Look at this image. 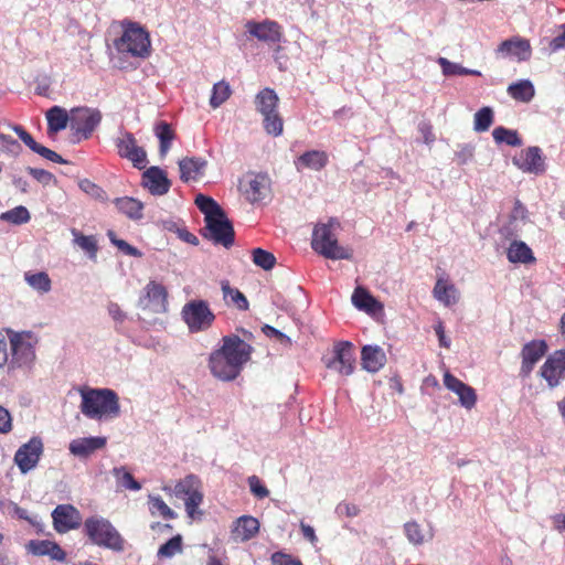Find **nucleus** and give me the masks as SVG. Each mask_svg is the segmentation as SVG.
<instances>
[{
  "label": "nucleus",
  "mask_w": 565,
  "mask_h": 565,
  "mask_svg": "<svg viewBox=\"0 0 565 565\" xmlns=\"http://www.w3.org/2000/svg\"><path fill=\"white\" fill-rule=\"evenodd\" d=\"M279 98L274 89L264 88L255 98L256 109L263 115V125L267 134L278 137L282 134L284 121L277 111Z\"/></svg>",
  "instance_id": "obj_6"
},
{
  "label": "nucleus",
  "mask_w": 565,
  "mask_h": 565,
  "mask_svg": "<svg viewBox=\"0 0 565 565\" xmlns=\"http://www.w3.org/2000/svg\"><path fill=\"white\" fill-rule=\"evenodd\" d=\"M404 532L413 545H422L425 542V535L422 532V529L416 522H407L404 525Z\"/></svg>",
  "instance_id": "obj_49"
},
{
  "label": "nucleus",
  "mask_w": 565,
  "mask_h": 565,
  "mask_svg": "<svg viewBox=\"0 0 565 565\" xmlns=\"http://www.w3.org/2000/svg\"><path fill=\"white\" fill-rule=\"evenodd\" d=\"M78 186L83 192L94 199L103 200L105 198V191L88 179L79 180Z\"/></svg>",
  "instance_id": "obj_52"
},
{
  "label": "nucleus",
  "mask_w": 565,
  "mask_h": 565,
  "mask_svg": "<svg viewBox=\"0 0 565 565\" xmlns=\"http://www.w3.org/2000/svg\"><path fill=\"white\" fill-rule=\"evenodd\" d=\"M498 53L505 57H515L518 61H526L531 56V45L527 40L513 38L503 41L498 47Z\"/></svg>",
  "instance_id": "obj_25"
},
{
  "label": "nucleus",
  "mask_w": 565,
  "mask_h": 565,
  "mask_svg": "<svg viewBox=\"0 0 565 565\" xmlns=\"http://www.w3.org/2000/svg\"><path fill=\"white\" fill-rule=\"evenodd\" d=\"M546 351L547 344L544 340H533L524 344L521 351L522 364L520 376L527 377Z\"/></svg>",
  "instance_id": "obj_20"
},
{
  "label": "nucleus",
  "mask_w": 565,
  "mask_h": 565,
  "mask_svg": "<svg viewBox=\"0 0 565 565\" xmlns=\"http://www.w3.org/2000/svg\"><path fill=\"white\" fill-rule=\"evenodd\" d=\"M259 531V522L250 515L239 516L233 526V535L241 542L253 539Z\"/></svg>",
  "instance_id": "obj_28"
},
{
  "label": "nucleus",
  "mask_w": 565,
  "mask_h": 565,
  "mask_svg": "<svg viewBox=\"0 0 565 565\" xmlns=\"http://www.w3.org/2000/svg\"><path fill=\"white\" fill-rule=\"evenodd\" d=\"M24 278L29 286L32 287L34 290L39 291L40 294H46L52 288V281L49 275L44 271H39L34 274L25 273Z\"/></svg>",
  "instance_id": "obj_39"
},
{
  "label": "nucleus",
  "mask_w": 565,
  "mask_h": 565,
  "mask_svg": "<svg viewBox=\"0 0 565 565\" xmlns=\"http://www.w3.org/2000/svg\"><path fill=\"white\" fill-rule=\"evenodd\" d=\"M102 113L97 108L86 106L71 109L70 127L77 141L88 139L102 121Z\"/></svg>",
  "instance_id": "obj_9"
},
{
  "label": "nucleus",
  "mask_w": 565,
  "mask_h": 565,
  "mask_svg": "<svg viewBox=\"0 0 565 565\" xmlns=\"http://www.w3.org/2000/svg\"><path fill=\"white\" fill-rule=\"evenodd\" d=\"M250 492L258 499L269 495V490L262 483L257 476H250L247 479Z\"/></svg>",
  "instance_id": "obj_53"
},
{
  "label": "nucleus",
  "mask_w": 565,
  "mask_h": 565,
  "mask_svg": "<svg viewBox=\"0 0 565 565\" xmlns=\"http://www.w3.org/2000/svg\"><path fill=\"white\" fill-rule=\"evenodd\" d=\"M246 31L258 41L267 44H276L281 41V26L273 20L256 22L248 20L245 23Z\"/></svg>",
  "instance_id": "obj_18"
},
{
  "label": "nucleus",
  "mask_w": 565,
  "mask_h": 565,
  "mask_svg": "<svg viewBox=\"0 0 565 565\" xmlns=\"http://www.w3.org/2000/svg\"><path fill=\"white\" fill-rule=\"evenodd\" d=\"M138 306L143 310H150L154 313L166 312L168 310V291L166 287L154 280H150L143 288Z\"/></svg>",
  "instance_id": "obj_12"
},
{
  "label": "nucleus",
  "mask_w": 565,
  "mask_h": 565,
  "mask_svg": "<svg viewBox=\"0 0 565 565\" xmlns=\"http://www.w3.org/2000/svg\"><path fill=\"white\" fill-rule=\"evenodd\" d=\"M253 348L238 335H225L222 345L214 350L209 358L212 375L221 381L235 380L242 372L252 354Z\"/></svg>",
  "instance_id": "obj_1"
},
{
  "label": "nucleus",
  "mask_w": 565,
  "mask_h": 565,
  "mask_svg": "<svg viewBox=\"0 0 565 565\" xmlns=\"http://www.w3.org/2000/svg\"><path fill=\"white\" fill-rule=\"evenodd\" d=\"M84 532L93 544L116 552L124 550V539L115 526L105 518L94 515L85 520Z\"/></svg>",
  "instance_id": "obj_5"
},
{
  "label": "nucleus",
  "mask_w": 565,
  "mask_h": 565,
  "mask_svg": "<svg viewBox=\"0 0 565 565\" xmlns=\"http://www.w3.org/2000/svg\"><path fill=\"white\" fill-rule=\"evenodd\" d=\"M181 552H182V537H181V535H175L160 546V548L158 550V556L164 557V558H170Z\"/></svg>",
  "instance_id": "obj_48"
},
{
  "label": "nucleus",
  "mask_w": 565,
  "mask_h": 565,
  "mask_svg": "<svg viewBox=\"0 0 565 565\" xmlns=\"http://www.w3.org/2000/svg\"><path fill=\"white\" fill-rule=\"evenodd\" d=\"M111 473L116 478L117 483L122 488L132 491H139L141 489V484L132 477L130 472L126 470L125 467H115Z\"/></svg>",
  "instance_id": "obj_43"
},
{
  "label": "nucleus",
  "mask_w": 565,
  "mask_h": 565,
  "mask_svg": "<svg viewBox=\"0 0 565 565\" xmlns=\"http://www.w3.org/2000/svg\"><path fill=\"white\" fill-rule=\"evenodd\" d=\"M507 90L513 99L522 103L531 102L535 95L534 86L529 79H520L512 83Z\"/></svg>",
  "instance_id": "obj_34"
},
{
  "label": "nucleus",
  "mask_w": 565,
  "mask_h": 565,
  "mask_svg": "<svg viewBox=\"0 0 565 565\" xmlns=\"http://www.w3.org/2000/svg\"><path fill=\"white\" fill-rule=\"evenodd\" d=\"M271 563L273 565H302L299 559L281 552H276L271 555Z\"/></svg>",
  "instance_id": "obj_56"
},
{
  "label": "nucleus",
  "mask_w": 565,
  "mask_h": 565,
  "mask_svg": "<svg viewBox=\"0 0 565 565\" xmlns=\"http://www.w3.org/2000/svg\"><path fill=\"white\" fill-rule=\"evenodd\" d=\"M118 153L121 158L130 160L134 167L143 169L147 164V153L143 148L137 145L134 135L129 131H121L115 140Z\"/></svg>",
  "instance_id": "obj_15"
},
{
  "label": "nucleus",
  "mask_w": 565,
  "mask_h": 565,
  "mask_svg": "<svg viewBox=\"0 0 565 565\" xmlns=\"http://www.w3.org/2000/svg\"><path fill=\"white\" fill-rule=\"evenodd\" d=\"M11 347L10 365L19 369H31L35 362V345L38 339L32 332H9Z\"/></svg>",
  "instance_id": "obj_7"
},
{
  "label": "nucleus",
  "mask_w": 565,
  "mask_h": 565,
  "mask_svg": "<svg viewBox=\"0 0 565 565\" xmlns=\"http://www.w3.org/2000/svg\"><path fill=\"white\" fill-rule=\"evenodd\" d=\"M444 385L451 392L458 395L460 405L467 409H471L477 402L475 390L450 374L449 372L444 375Z\"/></svg>",
  "instance_id": "obj_23"
},
{
  "label": "nucleus",
  "mask_w": 565,
  "mask_h": 565,
  "mask_svg": "<svg viewBox=\"0 0 565 565\" xmlns=\"http://www.w3.org/2000/svg\"><path fill=\"white\" fill-rule=\"evenodd\" d=\"M34 152L40 154L41 157L45 158L46 160H50L55 163H65L66 162L58 153H56L55 151H53L42 145H39V147L36 148V150Z\"/></svg>",
  "instance_id": "obj_57"
},
{
  "label": "nucleus",
  "mask_w": 565,
  "mask_h": 565,
  "mask_svg": "<svg viewBox=\"0 0 565 565\" xmlns=\"http://www.w3.org/2000/svg\"><path fill=\"white\" fill-rule=\"evenodd\" d=\"M73 244L81 248L89 259L96 260L98 253V243L95 236L84 235L77 228H72Z\"/></svg>",
  "instance_id": "obj_33"
},
{
  "label": "nucleus",
  "mask_w": 565,
  "mask_h": 565,
  "mask_svg": "<svg viewBox=\"0 0 565 565\" xmlns=\"http://www.w3.org/2000/svg\"><path fill=\"white\" fill-rule=\"evenodd\" d=\"M204 236L215 244L231 247L234 243V228L225 213H221L205 221Z\"/></svg>",
  "instance_id": "obj_11"
},
{
  "label": "nucleus",
  "mask_w": 565,
  "mask_h": 565,
  "mask_svg": "<svg viewBox=\"0 0 565 565\" xmlns=\"http://www.w3.org/2000/svg\"><path fill=\"white\" fill-rule=\"evenodd\" d=\"M456 161L459 166L467 164L473 157V148L465 145L455 153Z\"/></svg>",
  "instance_id": "obj_58"
},
{
  "label": "nucleus",
  "mask_w": 565,
  "mask_h": 565,
  "mask_svg": "<svg viewBox=\"0 0 565 565\" xmlns=\"http://www.w3.org/2000/svg\"><path fill=\"white\" fill-rule=\"evenodd\" d=\"M270 191V180L265 173L254 174L245 188L246 199L252 202H259L266 199Z\"/></svg>",
  "instance_id": "obj_24"
},
{
  "label": "nucleus",
  "mask_w": 565,
  "mask_h": 565,
  "mask_svg": "<svg viewBox=\"0 0 565 565\" xmlns=\"http://www.w3.org/2000/svg\"><path fill=\"white\" fill-rule=\"evenodd\" d=\"M231 96V87L230 85L221 81L214 84L212 89V95L210 98V105L212 108L220 107L223 103H225Z\"/></svg>",
  "instance_id": "obj_46"
},
{
  "label": "nucleus",
  "mask_w": 565,
  "mask_h": 565,
  "mask_svg": "<svg viewBox=\"0 0 565 565\" xmlns=\"http://www.w3.org/2000/svg\"><path fill=\"white\" fill-rule=\"evenodd\" d=\"M437 63L440 65L445 76L465 75V67L462 65L450 62L446 57H439Z\"/></svg>",
  "instance_id": "obj_51"
},
{
  "label": "nucleus",
  "mask_w": 565,
  "mask_h": 565,
  "mask_svg": "<svg viewBox=\"0 0 565 565\" xmlns=\"http://www.w3.org/2000/svg\"><path fill=\"white\" fill-rule=\"evenodd\" d=\"M107 311L115 322L122 323L127 318L126 312H124L119 305L116 302H109L107 306Z\"/></svg>",
  "instance_id": "obj_59"
},
{
  "label": "nucleus",
  "mask_w": 565,
  "mask_h": 565,
  "mask_svg": "<svg viewBox=\"0 0 565 565\" xmlns=\"http://www.w3.org/2000/svg\"><path fill=\"white\" fill-rule=\"evenodd\" d=\"M352 303L365 312H374L380 303L362 287H356L352 294Z\"/></svg>",
  "instance_id": "obj_35"
},
{
  "label": "nucleus",
  "mask_w": 565,
  "mask_h": 565,
  "mask_svg": "<svg viewBox=\"0 0 565 565\" xmlns=\"http://www.w3.org/2000/svg\"><path fill=\"white\" fill-rule=\"evenodd\" d=\"M154 134L160 141L159 153L161 157H166L171 148L172 140L174 139V132L169 124L160 121L156 125Z\"/></svg>",
  "instance_id": "obj_37"
},
{
  "label": "nucleus",
  "mask_w": 565,
  "mask_h": 565,
  "mask_svg": "<svg viewBox=\"0 0 565 565\" xmlns=\"http://www.w3.org/2000/svg\"><path fill=\"white\" fill-rule=\"evenodd\" d=\"M0 151L12 156H18L21 151V145L11 136L0 132Z\"/></svg>",
  "instance_id": "obj_50"
},
{
  "label": "nucleus",
  "mask_w": 565,
  "mask_h": 565,
  "mask_svg": "<svg viewBox=\"0 0 565 565\" xmlns=\"http://www.w3.org/2000/svg\"><path fill=\"white\" fill-rule=\"evenodd\" d=\"M512 162L525 173L540 175L546 171L545 158L542 149L537 146L523 149L519 156H515L512 159Z\"/></svg>",
  "instance_id": "obj_16"
},
{
  "label": "nucleus",
  "mask_w": 565,
  "mask_h": 565,
  "mask_svg": "<svg viewBox=\"0 0 565 565\" xmlns=\"http://www.w3.org/2000/svg\"><path fill=\"white\" fill-rule=\"evenodd\" d=\"M198 209L204 214V221H207L221 213H224L218 203L210 196L198 194L195 198Z\"/></svg>",
  "instance_id": "obj_38"
},
{
  "label": "nucleus",
  "mask_w": 565,
  "mask_h": 565,
  "mask_svg": "<svg viewBox=\"0 0 565 565\" xmlns=\"http://www.w3.org/2000/svg\"><path fill=\"white\" fill-rule=\"evenodd\" d=\"M508 259L511 263H530L534 260L531 248L524 242H513L507 252Z\"/></svg>",
  "instance_id": "obj_36"
},
{
  "label": "nucleus",
  "mask_w": 565,
  "mask_h": 565,
  "mask_svg": "<svg viewBox=\"0 0 565 565\" xmlns=\"http://www.w3.org/2000/svg\"><path fill=\"white\" fill-rule=\"evenodd\" d=\"M42 454V439L40 437H32L15 451L14 463L22 473H28L38 466Z\"/></svg>",
  "instance_id": "obj_14"
},
{
  "label": "nucleus",
  "mask_w": 565,
  "mask_h": 565,
  "mask_svg": "<svg viewBox=\"0 0 565 565\" xmlns=\"http://www.w3.org/2000/svg\"><path fill=\"white\" fill-rule=\"evenodd\" d=\"M335 226H339V223L334 220H330L326 224H317L312 232L311 247L328 259H351L352 249L339 245L333 232Z\"/></svg>",
  "instance_id": "obj_3"
},
{
  "label": "nucleus",
  "mask_w": 565,
  "mask_h": 565,
  "mask_svg": "<svg viewBox=\"0 0 565 565\" xmlns=\"http://www.w3.org/2000/svg\"><path fill=\"white\" fill-rule=\"evenodd\" d=\"M49 540H31L26 544V550L29 553L36 555V556H46L49 546H50Z\"/></svg>",
  "instance_id": "obj_54"
},
{
  "label": "nucleus",
  "mask_w": 565,
  "mask_h": 565,
  "mask_svg": "<svg viewBox=\"0 0 565 565\" xmlns=\"http://www.w3.org/2000/svg\"><path fill=\"white\" fill-rule=\"evenodd\" d=\"M106 444L107 438L104 436L82 437L73 439L68 445V450L74 457L83 460L105 448Z\"/></svg>",
  "instance_id": "obj_21"
},
{
  "label": "nucleus",
  "mask_w": 565,
  "mask_h": 565,
  "mask_svg": "<svg viewBox=\"0 0 565 565\" xmlns=\"http://www.w3.org/2000/svg\"><path fill=\"white\" fill-rule=\"evenodd\" d=\"M54 529L58 533H66L79 527L82 515L72 504H60L52 512Z\"/></svg>",
  "instance_id": "obj_19"
},
{
  "label": "nucleus",
  "mask_w": 565,
  "mask_h": 565,
  "mask_svg": "<svg viewBox=\"0 0 565 565\" xmlns=\"http://www.w3.org/2000/svg\"><path fill=\"white\" fill-rule=\"evenodd\" d=\"M45 116L47 120V134L54 135L67 127L71 113L68 114L66 109L61 106H53L46 111Z\"/></svg>",
  "instance_id": "obj_30"
},
{
  "label": "nucleus",
  "mask_w": 565,
  "mask_h": 565,
  "mask_svg": "<svg viewBox=\"0 0 565 565\" xmlns=\"http://www.w3.org/2000/svg\"><path fill=\"white\" fill-rule=\"evenodd\" d=\"M149 511L152 515H160L166 520L177 518L175 512L169 508L159 495H149Z\"/></svg>",
  "instance_id": "obj_42"
},
{
  "label": "nucleus",
  "mask_w": 565,
  "mask_h": 565,
  "mask_svg": "<svg viewBox=\"0 0 565 565\" xmlns=\"http://www.w3.org/2000/svg\"><path fill=\"white\" fill-rule=\"evenodd\" d=\"M9 361L7 334L0 330V367Z\"/></svg>",
  "instance_id": "obj_63"
},
{
  "label": "nucleus",
  "mask_w": 565,
  "mask_h": 565,
  "mask_svg": "<svg viewBox=\"0 0 565 565\" xmlns=\"http://www.w3.org/2000/svg\"><path fill=\"white\" fill-rule=\"evenodd\" d=\"M362 366L371 373L377 372L386 362V355L379 345H365L361 351Z\"/></svg>",
  "instance_id": "obj_27"
},
{
  "label": "nucleus",
  "mask_w": 565,
  "mask_h": 565,
  "mask_svg": "<svg viewBox=\"0 0 565 565\" xmlns=\"http://www.w3.org/2000/svg\"><path fill=\"white\" fill-rule=\"evenodd\" d=\"M328 163V154L320 150L306 151L295 160V167L298 171L302 169H311L315 171L322 170Z\"/></svg>",
  "instance_id": "obj_29"
},
{
  "label": "nucleus",
  "mask_w": 565,
  "mask_h": 565,
  "mask_svg": "<svg viewBox=\"0 0 565 565\" xmlns=\"http://www.w3.org/2000/svg\"><path fill=\"white\" fill-rule=\"evenodd\" d=\"M12 428V418L10 413L2 406H0V433L7 434Z\"/></svg>",
  "instance_id": "obj_61"
},
{
  "label": "nucleus",
  "mask_w": 565,
  "mask_h": 565,
  "mask_svg": "<svg viewBox=\"0 0 565 565\" xmlns=\"http://www.w3.org/2000/svg\"><path fill=\"white\" fill-rule=\"evenodd\" d=\"M434 297L446 307L458 302L459 291L454 284H449L443 278L436 281L433 290Z\"/></svg>",
  "instance_id": "obj_31"
},
{
  "label": "nucleus",
  "mask_w": 565,
  "mask_h": 565,
  "mask_svg": "<svg viewBox=\"0 0 565 565\" xmlns=\"http://www.w3.org/2000/svg\"><path fill=\"white\" fill-rule=\"evenodd\" d=\"M114 203H115L116 207L118 209V211L120 213H122L124 215H126L130 220L139 221L143 216V214H142L143 204L135 198H131V196L117 198Z\"/></svg>",
  "instance_id": "obj_32"
},
{
  "label": "nucleus",
  "mask_w": 565,
  "mask_h": 565,
  "mask_svg": "<svg viewBox=\"0 0 565 565\" xmlns=\"http://www.w3.org/2000/svg\"><path fill=\"white\" fill-rule=\"evenodd\" d=\"M550 47L552 51L565 49V23L562 25V31L551 41Z\"/></svg>",
  "instance_id": "obj_64"
},
{
  "label": "nucleus",
  "mask_w": 565,
  "mask_h": 565,
  "mask_svg": "<svg viewBox=\"0 0 565 565\" xmlns=\"http://www.w3.org/2000/svg\"><path fill=\"white\" fill-rule=\"evenodd\" d=\"M222 291L224 299L234 303L239 310L248 309V301L246 297L235 288H232L228 281L222 282Z\"/></svg>",
  "instance_id": "obj_44"
},
{
  "label": "nucleus",
  "mask_w": 565,
  "mask_h": 565,
  "mask_svg": "<svg viewBox=\"0 0 565 565\" xmlns=\"http://www.w3.org/2000/svg\"><path fill=\"white\" fill-rule=\"evenodd\" d=\"M493 116L491 107H482L475 114L473 129L478 132L487 131L493 122Z\"/></svg>",
  "instance_id": "obj_45"
},
{
  "label": "nucleus",
  "mask_w": 565,
  "mask_h": 565,
  "mask_svg": "<svg viewBox=\"0 0 565 565\" xmlns=\"http://www.w3.org/2000/svg\"><path fill=\"white\" fill-rule=\"evenodd\" d=\"M492 137L497 143H507L512 147L522 146V139L519 137L518 131L502 126L493 129Z\"/></svg>",
  "instance_id": "obj_40"
},
{
  "label": "nucleus",
  "mask_w": 565,
  "mask_h": 565,
  "mask_svg": "<svg viewBox=\"0 0 565 565\" xmlns=\"http://www.w3.org/2000/svg\"><path fill=\"white\" fill-rule=\"evenodd\" d=\"M113 244L117 246L122 253L134 257H140L141 253L136 247L131 246L124 239L113 241Z\"/></svg>",
  "instance_id": "obj_62"
},
{
  "label": "nucleus",
  "mask_w": 565,
  "mask_h": 565,
  "mask_svg": "<svg viewBox=\"0 0 565 565\" xmlns=\"http://www.w3.org/2000/svg\"><path fill=\"white\" fill-rule=\"evenodd\" d=\"M164 491L172 492L178 499L184 501L185 510L189 516L193 518L196 509L203 501L201 492V481L194 475H189L181 479L173 489L163 488Z\"/></svg>",
  "instance_id": "obj_10"
},
{
  "label": "nucleus",
  "mask_w": 565,
  "mask_h": 565,
  "mask_svg": "<svg viewBox=\"0 0 565 565\" xmlns=\"http://www.w3.org/2000/svg\"><path fill=\"white\" fill-rule=\"evenodd\" d=\"M46 556H50L51 559H54L57 562H64L66 559V553L62 550V547L57 543H55L53 541L50 542V546H49Z\"/></svg>",
  "instance_id": "obj_60"
},
{
  "label": "nucleus",
  "mask_w": 565,
  "mask_h": 565,
  "mask_svg": "<svg viewBox=\"0 0 565 565\" xmlns=\"http://www.w3.org/2000/svg\"><path fill=\"white\" fill-rule=\"evenodd\" d=\"M181 318L191 333H199L209 330L216 317L207 301L193 299L182 307Z\"/></svg>",
  "instance_id": "obj_8"
},
{
  "label": "nucleus",
  "mask_w": 565,
  "mask_h": 565,
  "mask_svg": "<svg viewBox=\"0 0 565 565\" xmlns=\"http://www.w3.org/2000/svg\"><path fill=\"white\" fill-rule=\"evenodd\" d=\"M30 218H31L30 212L23 205L15 206L7 212L1 213V215H0L1 221L8 222V223H11L14 225L25 224L30 221Z\"/></svg>",
  "instance_id": "obj_41"
},
{
  "label": "nucleus",
  "mask_w": 565,
  "mask_h": 565,
  "mask_svg": "<svg viewBox=\"0 0 565 565\" xmlns=\"http://www.w3.org/2000/svg\"><path fill=\"white\" fill-rule=\"evenodd\" d=\"M26 171L30 175H32L38 182L42 183L43 185H47L55 180L54 175L44 169L29 167L26 168Z\"/></svg>",
  "instance_id": "obj_55"
},
{
  "label": "nucleus",
  "mask_w": 565,
  "mask_h": 565,
  "mask_svg": "<svg viewBox=\"0 0 565 565\" xmlns=\"http://www.w3.org/2000/svg\"><path fill=\"white\" fill-rule=\"evenodd\" d=\"M81 396V411L88 418H115L120 413L118 395L110 388L82 390Z\"/></svg>",
  "instance_id": "obj_2"
},
{
  "label": "nucleus",
  "mask_w": 565,
  "mask_h": 565,
  "mask_svg": "<svg viewBox=\"0 0 565 565\" xmlns=\"http://www.w3.org/2000/svg\"><path fill=\"white\" fill-rule=\"evenodd\" d=\"M122 26L121 36L114 41L115 49L134 57H147L151 47L149 33L136 22L125 21Z\"/></svg>",
  "instance_id": "obj_4"
},
{
  "label": "nucleus",
  "mask_w": 565,
  "mask_h": 565,
  "mask_svg": "<svg viewBox=\"0 0 565 565\" xmlns=\"http://www.w3.org/2000/svg\"><path fill=\"white\" fill-rule=\"evenodd\" d=\"M540 375L554 388L565 379V350L552 353L540 369Z\"/></svg>",
  "instance_id": "obj_17"
},
{
  "label": "nucleus",
  "mask_w": 565,
  "mask_h": 565,
  "mask_svg": "<svg viewBox=\"0 0 565 565\" xmlns=\"http://www.w3.org/2000/svg\"><path fill=\"white\" fill-rule=\"evenodd\" d=\"M253 263L264 270H270L276 265V257L273 253L263 248H255L252 252Z\"/></svg>",
  "instance_id": "obj_47"
},
{
  "label": "nucleus",
  "mask_w": 565,
  "mask_h": 565,
  "mask_svg": "<svg viewBox=\"0 0 565 565\" xmlns=\"http://www.w3.org/2000/svg\"><path fill=\"white\" fill-rule=\"evenodd\" d=\"M207 161L200 157H186L179 161L180 179L183 182L196 181L203 177Z\"/></svg>",
  "instance_id": "obj_26"
},
{
  "label": "nucleus",
  "mask_w": 565,
  "mask_h": 565,
  "mask_svg": "<svg viewBox=\"0 0 565 565\" xmlns=\"http://www.w3.org/2000/svg\"><path fill=\"white\" fill-rule=\"evenodd\" d=\"M326 366L342 375H350L354 370V348L351 342H338L330 359L324 358Z\"/></svg>",
  "instance_id": "obj_13"
},
{
  "label": "nucleus",
  "mask_w": 565,
  "mask_h": 565,
  "mask_svg": "<svg viewBox=\"0 0 565 565\" xmlns=\"http://www.w3.org/2000/svg\"><path fill=\"white\" fill-rule=\"evenodd\" d=\"M142 185L152 195H164L169 192L171 182L167 173L159 167H150L142 174Z\"/></svg>",
  "instance_id": "obj_22"
}]
</instances>
